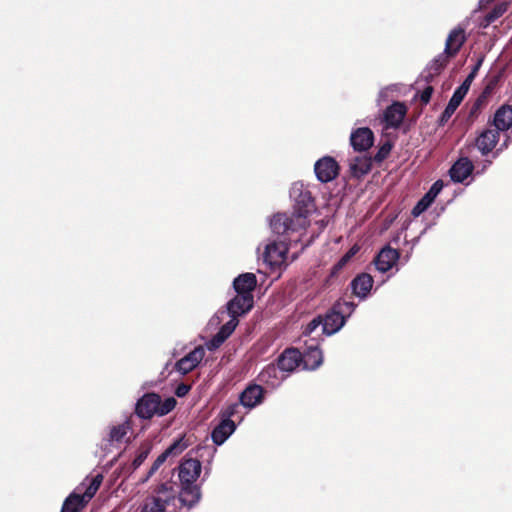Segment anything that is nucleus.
I'll return each instance as SVG.
<instances>
[{"mask_svg": "<svg viewBox=\"0 0 512 512\" xmlns=\"http://www.w3.org/2000/svg\"><path fill=\"white\" fill-rule=\"evenodd\" d=\"M393 88V86L391 87H385L383 89L380 90L379 94H378V103L380 104L382 101H387V98H388V92Z\"/></svg>", "mask_w": 512, "mask_h": 512, "instance_id": "37998d69", "label": "nucleus"}, {"mask_svg": "<svg viewBox=\"0 0 512 512\" xmlns=\"http://www.w3.org/2000/svg\"><path fill=\"white\" fill-rule=\"evenodd\" d=\"M492 124L499 132L507 131L512 126V106L505 104L499 107L494 114Z\"/></svg>", "mask_w": 512, "mask_h": 512, "instance_id": "bb28decb", "label": "nucleus"}, {"mask_svg": "<svg viewBox=\"0 0 512 512\" xmlns=\"http://www.w3.org/2000/svg\"><path fill=\"white\" fill-rule=\"evenodd\" d=\"M292 243L286 240H273L266 244L263 254L264 261L271 267H279L286 261L288 246Z\"/></svg>", "mask_w": 512, "mask_h": 512, "instance_id": "9d476101", "label": "nucleus"}, {"mask_svg": "<svg viewBox=\"0 0 512 512\" xmlns=\"http://www.w3.org/2000/svg\"><path fill=\"white\" fill-rule=\"evenodd\" d=\"M449 57L450 56L448 54H446L445 51H443V53L436 56L428 65L427 75L425 76V78L428 80V79H432L434 76L438 75L440 73V71L446 66Z\"/></svg>", "mask_w": 512, "mask_h": 512, "instance_id": "c85d7f7f", "label": "nucleus"}, {"mask_svg": "<svg viewBox=\"0 0 512 512\" xmlns=\"http://www.w3.org/2000/svg\"><path fill=\"white\" fill-rule=\"evenodd\" d=\"M391 150H392V144L388 141L385 142L378 149L377 153L374 156V160L378 163L382 162L389 156Z\"/></svg>", "mask_w": 512, "mask_h": 512, "instance_id": "72a5a7b5", "label": "nucleus"}, {"mask_svg": "<svg viewBox=\"0 0 512 512\" xmlns=\"http://www.w3.org/2000/svg\"><path fill=\"white\" fill-rule=\"evenodd\" d=\"M205 356V350L202 346L195 347L183 358L178 360L175 364V369L181 375H186L195 369Z\"/></svg>", "mask_w": 512, "mask_h": 512, "instance_id": "ddd939ff", "label": "nucleus"}, {"mask_svg": "<svg viewBox=\"0 0 512 512\" xmlns=\"http://www.w3.org/2000/svg\"><path fill=\"white\" fill-rule=\"evenodd\" d=\"M236 425L231 419H222L212 430L211 438L215 445H222L235 431Z\"/></svg>", "mask_w": 512, "mask_h": 512, "instance_id": "393cba45", "label": "nucleus"}, {"mask_svg": "<svg viewBox=\"0 0 512 512\" xmlns=\"http://www.w3.org/2000/svg\"><path fill=\"white\" fill-rule=\"evenodd\" d=\"M373 277L368 273L358 274L350 283L353 295L360 300H365L373 287Z\"/></svg>", "mask_w": 512, "mask_h": 512, "instance_id": "a211bd4d", "label": "nucleus"}, {"mask_svg": "<svg viewBox=\"0 0 512 512\" xmlns=\"http://www.w3.org/2000/svg\"><path fill=\"white\" fill-rule=\"evenodd\" d=\"M147 455H148L147 451L141 452L139 455H137L132 462L133 468L137 469L138 467H140L142 465V463L145 461V459L147 458Z\"/></svg>", "mask_w": 512, "mask_h": 512, "instance_id": "4c0bfd02", "label": "nucleus"}, {"mask_svg": "<svg viewBox=\"0 0 512 512\" xmlns=\"http://www.w3.org/2000/svg\"><path fill=\"white\" fill-rule=\"evenodd\" d=\"M466 41L465 31L461 27L454 28L448 35L445 43V53L454 56Z\"/></svg>", "mask_w": 512, "mask_h": 512, "instance_id": "a878e982", "label": "nucleus"}, {"mask_svg": "<svg viewBox=\"0 0 512 512\" xmlns=\"http://www.w3.org/2000/svg\"><path fill=\"white\" fill-rule=\"evenodd\" d=\"M129 429L130 425L128 422L113 426L110 430L108 441L111 444L121 442L128 433Z\"/></svg>", "mask_w": 512, "mask_h": 512, "instance_id": "c756f323", "label": "nucleus"}, {"mask_svg": "<svg viewBox=\"0 0 512 512\" xmlns=\"http://www.w3.org/2000/svg\"><path fill=\"white\" fill-rule=\"evenodd\" d=\"M371 167L372 159L366 155L356 156L349 162L351 175L356 178H361L362 176L369 173Z\"/></svg>", "mask_w": 512, "mask_h": 512, "instance_id": "cd10ccee", "label": "nucleus"}, {"mask_svg": "<svg viewBox=\"0 0 512 512\" xmlns=\"http://www.w3.org/2000/svg\"><path fill=\"white\" fill-rule=\"evenodd\" d=\"M474 166L468 157L459 158L450 168L449 174L452 181L463 183L473 172Z\"/></svg>", "mask_w": 512, "mask_h": 512, "instance_id": "412c9836", "label": "nucleus"}, {"mask_svg": "<svg viewBox=\"0 0 512 512\" xmlns=\"http://www.w3.org/2000/svg\"><path fill=\"white\" fill-rule=\"evenodd\" d=\"M431 205V203H428L427 201H425V198L424 196L417 202V204L413 207L412 209V215L414 217H418L420 216L423 212H425L429 206Z\"/></svg>", "mask_w": 512, "mask_h": 512, "instance_id": "e433bc0d", "label": "nucleus"}, {"mask_svg": "<svg viewBox=\"0 0 512 512\" xmlns=\"http://www.w3.org/2000/svg\"><path fill=\"white\" fill-rule=\"evenodd\" d=\"M499 131L495 128L483 130L476 139V146L483 155L490 153L499 141Z\"/></svg>", "mask_w": 512, "mask_h": 512, "instance_id": "4be33fe9", "label": "nucleus"}, {"mask_svg": "<svg viewBox=\"0 0 512 512\" xmlns=\"http://www.w3.org/2000/svg\"><path fill=\"white\" fill-rule=\"evenodd\" d=\"M103 477L98 474L92 479H85L63 503L61 512H80L98 491Z\"/></svg>", "mask_w": 512, "mask_h": 512, "instance_id": "7ed1b4c3", "label": "nucleus"}, {"mask_svg": "<svg viewBox=\"0 0 512 512\" xmlns=\"http://www.w3.org/2000/svg\"><path fill=\"white\" fill-rule=\"evenodd\" d=\"M433 88L431 86L426 87L421 93V101L428 103L431 99Z\"/></svg>", "mask_w": 512, "mask_h": 512, "instance_id": "79ce46f5", "label": "nucleus"}, {"mask_svg": "<svg viewBox=\"0 0 512 512\" xmlns=\"http://www.w3.org/2000/svg\"><path fill=\"white\" fill-rule=\"evenodd\" d=\"M176 400L168 397L164 401L156 393L144 394L135 405V413L141 419H151L154 415L164 416L176 406Z\"/></svg>", "mask_w": 512, "mask_h": 512, "instance_id": "20e7f679", "label": "nucleus"}, {"mask_svg": "<svg viewBox=\"0 0 512 512\" xmlns=\"http://www.w3.org/2000/svg\"><path fill=\"white\" fill-rule=\"evenodd\" d=\"M286 377L287 374H283L277 365L268 364L259 373L258 380L267 387L275 389L281 385Z\"/></svg>", "mask_w": 512, "mask_h": 512, "instance_id": "dca6fc26", "label": "nucleus"}, {"mask_svg": "<svg viewBox=\"0 0 512 512\" xmlns=\"http://www.w3.org/2000/svg\"><path fill=\"white\" fill-rule=\"evenodd\" d=\"M254 304L253 296H244L237 294L232 298L225 306V309L218 311L214 319L216 323H220L223 320V316L228 314L230 318L238 319L240 316L249 312Z\"/></svg>", "mask_w": 512, "mask_h": 512, "instance_id": "1a4fd4ad", "label": "nucleus"}, {"mask_svg": "<svg viewBox=\"0 0 512 512\" xmlns=\"http://www.w3.org/2000/svg\"><path fill=\"white\" fill-rule=\"evenodd\" d=\"M493 0H479V7L480 8H483L485 6H487L488 4H490Z\"/></svg>", "mask_w": 512, "mask_h": 512, "instance_id": "a18cd8bd", "label": "nucleus"}, {"mask_svg": "<svg viewBox=\"0 0 512 512\" xmlns=\"http://www.w3.org/2000/svg\"><path fill=\"white\" fill-rule=\"evenodd\" d=\"M176 493L171 483L159 485L154 494L145 500L141 512H166L167 507L175 503Z\"/></svg>", "mask_w": 512, "mask_h": 512, "instance_id": "423d86ee", "label": "nucleus"}, {"mask_svg": "<svg viewBox=\"0 0 512 512\" xmlns=\"http://www.w3.org/2000/svg\"><path fill=\"white\" fill-rule=\"evenodd\" d=\"M167 460V457L162 452L154 461L152 464L147 476L143 480L144 482L147 481L160 467L163 465V463Z\"/></svg>", "mask_w": 512, "mask_h": 512, "instance_id": "c9c22d12", "label": "nucleus"}, {"mask_svg": "<svg viewBox=\"0 0 512 512\" xmlns=\"http://www.w3.org/2000/svg\"><path fill=\"white\" fill-rule=\"evenodd\" d=\"M301 353L298 349H286L278 358L277 366L283 374L294 371L298 366Z\"/></svg>", "mask_w": 512, "mask_h": 512, "instance_id": "5701e85b", "label": "nucleus"}, {"mask_svg": "<svg viewBox=\"0 0 512 512\" xmlns=\"http://www.w3.org/2000/svg\"><path fill=\"white\" fill-rule=\"evenodd\" d=\"M407 109L401 102H394L384 111L383 121L386 128H397L402 123Z\"/></svg>", "mask_w": 512, "mask_h": 512, "instance_id": "f3484780", "label": "nucleus"}, {"mask_svg": "<svg viewBox=\"0 0 512 512\" xmlns=\"http://www.w3.org/2000/svg\"><path fill=\"white\" fill-rule=\"evenodd\" d=\"M201 470V462L192 458L184 459L178 467V477L181 485L179 500L189 508L197 504L201 498L200 486L196 484Z\"/></svg>", "mask_w": 512, "mask_h": 512, "instance_id": "f257e3e1", "label": "nucleus"}, {"mask_svg": "<svg viewBox=\"0 0 512 512\" xmlns=\"http://www.w3.org/2000/svg\"><path fill=\"white\" fill-rule=\"evenodd\" d=\"M491 89H492V86L487 85V86H486V88H485V90H484V92H485V93H488V92H490V90H491Z\"/></svg>", "mask_w": 512, "mask_h": 512, "instance_id": "49530a36", "label": "nucleus"}, {"mask_svg": "<svg viewBox=\"0 0 512 512\" xmlns=\"http://www.w3.org/2000/svg\"><path fill=\"white\" fill-rule=\"evenodd\" d=\"M374 134L368 127H361L353 130L350 135V144L355 151L364 152L372 147Z\"/></svg>", "mask_w": 512, "mask_h": 512, "instance_id": "4468645a", "label": "nucleus"}, {"mask_svg": "<svg viewBox=\"0 0 512 512\" xmlns=\"http://www.w3.org/2000/svg\"><path fill=\"white\" fill-rule=\"evenodd\" d=\"M482 64V60H479L472 68L471 72L468 74L464 82L454 91L451 99L449 100L445 110L441 115V121H447L456 111V109L461 104L465 95L467 94L469 87L474 80L475 76L478 73V70Z\"/></svg>", "mask_w": 512, "mask_h": 512, "instance_id": "6e6552de", "label": "nucleus"}, {"mask_svg": "<svg viewBox=\"0 0 512 512\" xmlns=\"http://www.w3.org/2000/svg\"><path fill=\"white\" fill-rule=\"evenodd\" d=\"M436 197H437L436 195L431 194V192H429V191L426 192L424 195L425 201H427L428 203H431V204L434 202Z\"/></svg>", "mask_w": 512, "mask_h": 512, "instance_id": "c03bdc74", "label": "nucleus"}, {"mask_svg": "<svg viewBox=\"0 0 512 512\" xmlns=\"http://www.w3.org/2000/svg\"><path fill=\"white\" fill-rule=\"evenodd\" d=\"M290 198L294 202L293 214L301 215L308 220V216L315 209L314 199L308 188L302 182L293 183Z\"/></svg>", "mask_w": 512, "mask_h": 512, "instance_id": "0eeeda50", "label": "nucleus"}, {"mask_svg": "<svg viewBox=\"0 0 512 512\" xmlns=\"http://www.w3.org/2000/svg\"><path fill=\"white\" fill-rule=\"evenodd\" d=\"M507 7H508V4L505 3V2H502V3H498L493 9L491 12H489L485 18H484V21H485V26H488L490 25L491 23H493L495 20H497L498 18H500L506 11H507Z\"/></svg>", "mask_w": 512, "mask_h": 512, "instance_id": "2f4dec72", "label": "nucleus"}, {"mask_svg": "<svg viewBox=\"0 0 512 512\" xmlns=\"http://www.w3.org/2000/svg\"><path fill=\"white\" fill-rule=\"evenodd\" d=\"M239 324V320L230 318L228 322L221 326L219 331L206 342V347L209 351L218 349L234 332Z\"/></svg>", "mask_w": 512, "mask_h": 512, "instance_id": "6ab92c4d", "label": "nucleus"}, {"mask_svg": "<svg viewBox=\"0 0 512 512\" xmlns=\"http://www.w3.org/2000/svg\"><path fill=\"white\" fill-rule=\"evenodd\" d=\"M400 254L397 249L385 246L380 250L374 259L376 269L381 273H386L398 262Z\"/></svg>", "mask_w": 512, "mask_h": 512, "instance_id": "2eb2a0df", "label": "nucleus"}, {"mask_svg": "<svg viewBox=\"0 0 512 512\" xmlns=\"http://www.w3.org/2000/svg\"><path fill=\"white\" fill-rule=\"evenodd\" d=\"M188 447L184 437L176 439L163 453L168 458L169 456H177L181 454Z\"/></svg>", "mask_w": 512, "mask_h": 512, "instance_id": "7c9ffc66", "label": "nucleus"}, {"mask_svg": "<svg viewBox=\"0 0 512 512\" xmlns=\"http://www.w3.org/2000/svg\"><path fill=\"white\" fill-rule=\"evenodd\" d=\"M358 251L359 247L357 245L352 246L334 265V270H341L356 255Z\"/></svg>", "mask_w": 512, "mask_h": 512, "instance_id": "473e14b6", "label": "nucleus"}, {"mask_svg": "<svg viewBox=\"0 0 512 512\" xmlns=\"http://www.w3.org/2000/svg\"><path fill=\"white\" fill-rule=\"evenodd\" d=\"M302 341V338L300 339ZM305 348L301 353L300 360L307 370L317 369L323 362L322 351L319 349V342L317 339L311 338L303 340Z\"/></svg>", "mask_w": 512, "mask_h": 512, "instance_id": "9b49d317", "label": "nucleus"}, {"mask_svg": "<svg viewBox=\"0 0 512 512\" xmlns=\"http://www.w3.org/2000/svg\"><path fill=\"white\" fill-rule=\"evenodd\" d=\"M320 325L323 326V321L320 319V317H316L313 320H311L307 324V326L303 332L302 338H306V337L310 336Z\"/></svg>", "mask_w": 512, "mask_h": 512, "instance_id": "f704fd0d", "label": "nucleus"}, {"mask_svg": "<svg viewBox=\"0 0 512 512\" xmlns=\"http://www.w3.org/2000/svg\"><path fill=\"white\" fill-rule=\"evenodd\" d=\"M189 391H190V386L187 384L181 383L176 387L175 394L178 397H184L188 394Z\"/></svg>", "mask_w": 512, "mask_h": 512, "instance_id": "58836bf2", "label": "nucleus"}, {"mask_svg": "<svg viewBox=\"0 0 512 512\" xmlns=\"http://www.w3.org/2000/svg\"><path fill=\"white\" fill-rule=\"evenodd\" d=\"M309 226V220L301 215L276 214L270 221L272 232L281 236V240L289 243H297Z\"/></svg>", "mask_w": 512, "mask_h": 512, "instance_id": "f03ea898", "label": "nucleus"}, {"mask_svg": "<svg viewBox=\"0 0 512 512\" xmlns=\"http://www.w3.org/2000/svg\"><path fill=\"white\" fill-rule=\"evenodd\" d=\"M316 178L321 183L333 181L339 174V165L331 156H324L314 164Z\"/></svg>", "mask_w": 512, "mask_h": 512, "instance_id": "f8f14e48", "label": "nucleus"}, {"mask_svg": "<svg viewBox=\"0 0 512 512\" xmlns=\"http://www.w3.org/2000/svg\"><path fill=\"white\" fill-rule=\"evenodd\" d=\"M257 285V278L253 273H243L233 281V288L237 294L253 296L252 292Z\"/></svg>", "mask_w": 512, "mask_h": 512, "instance_id": "b1692460", "label": "nucleus"}, {"mask_svg": "<svg viewBox=\"0 0 512 512\" xmlns=\"http://www.w3.org/2000/svg\"><path fill=\"white\" fill-rule=\"evenodd\" d=\"M443 187H444L443 181L437 180L436 182H434L432 184V186L430 187V189L428 191L431 192V194L438 196V194L442 191Z\"/></svg>", "mask_w": 512, "mask_h": 512, "instance_id": "ea45409f", "label": "nucleus"}, {"mask_svg": "<svg viewBox=\"0 0 512 512\" xmlns=\"http://www.w3.org/2000/svg\"><path fill=\"white\" fill-rule=\"evenodd\" d=\"M355 308L356 304L352 301H337L323 320V333L330 336L338 332L344 326L347 318L354 312Z\"/></svg>", "mask_w": 512, "mask_h": 512, "instance_id": "39448f33", "label": "nucleus"}, {"mask_svg": "<svg viewBox=\"0 0 512 512\" xmlns=\"http://www.w3.org/2000/svg\"><path fill=\"white\" fill-rule=\"evenodd\" d=\"M264 390L258 384L248 385L240 394V403L248 409L255 408L263 402Z\"/></svg>", "mask_w": 512, "mask_h": 512, "instance_id": "aec40b11", "label": "nucleus"}, {"mask_svg": "<svg viewBox=\"0 0 512 512\" xmlns=\"http://www.w3.org/2000/svg\"><path fill=\"white\" fill-rule=\"evenodd\" d=\"M238 409V404H232L223 412L222 419H231Z\"/></svg>", "mask_w": 512, "mask_h": 512, "instance_id": "a19ab883", "label": "nucleus"}]
</instances>
